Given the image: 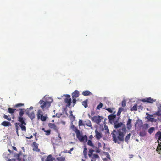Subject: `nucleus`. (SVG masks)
I'll return each instance as SVG.
<instances>
[{"instance_id": "f257e3e1", "label": "nucleus", "mask_w": 161, "mask_h": 161, "mask_svg": "<svg viewBox=\"0 0 161 161\" xmlns=\"http://www.w3.org/2000/svg\"><path fill=\"white\" fill-rule=\"evenodd\" d=\"M126 133L125 126L117 130H114L111 133L113 141L115 143L120 144L121 142L124 140V136Z\"/></svg>"}, {"instance_id": "f03ea898", "label": "nucleus", "mask_w": 161, "mask_h": 161, "mask_svg": "<svg viewBox=\"0 0 161 161\" xmlns=\"http://www.w3.org/2000/svg\"><path fill=\"white\" fill-rule=\"evenodd\" d=\"M25 119L22 117H18V121L20 123H16L14 125H18L20 126L22 131H26V129L25 125H26V123L25 122Z\"/></svg>"}, {"instance_id": "7ed1b4c3", "label": "nucleus", "mask_w": 161, "mask_h": 161, "mask_svg": "<svg viewBox=\"0 0 161 161\" xmlns=\"http://www.w3.org/2000/svg\"><path fill=\"white\" fill-rule=\"evenodd\" d=\"M39 103H40L41 105L40 107L43 111L48 108L51 105L50 103L47 101H44L41 100L39 101Z\"/></svg>"}, {"instance_id": "20e7f679", "label": "nucleus", "mask_w": 161, "mask_h": 161, "mask_svg": "<svg viewBox=\"0 0 161 161\" xmlns=\"http://www.w3.org/2000/svg\"><path fill=\"white\" fill-rule=\"evenodd\" d=\"M103 119L102 117L100 116H94L92 118L91 120L97 124H99Z\"/></svg>"}, {"instance_id": "39448f33", "label": "nucleus", "mask_w": 161, "mask_h": 161, "mask_svg": "<svg viewBox=\"0 0 161 161\" xmlns=\"http://www.w3.org/2000/svg\"><path fill=\"white\" fill-rule=\"evenodd\" d=\"M142 101L144 102H147L150 103H153V102L156 101V100H154L153 99L149 97L146 98L141 100Z\"/></svg>"}, {"instance_id": "423d86ee", "label": "nucleus", "mask_w": 161, "mask_h": 161, "mask_svg": "<svg viewBox=\"0 0 161 161\" xmlns=\"http://www.w3.org/2000/svg\"><path fill=\"white\" fill-rule=\"evenodd\" d=\"M48 126L51 129H53L56 132H58V128L54 123H50L48 124Z\"/></svg>"}, {"instance_id": "0eeeda50", "label": "nucleus", "mask_w": 161, "mask_h": 161, "mask_svg": "<svg viewBox=\"0 0 161 161\" xmlns=\"http://www.w3.org/2000/svg\"><path fill=\"white\" fill-rule=\"evenodd\" d=\"M16 157L18 161H25L24 158V155L21 154H17Z\"/></svg>"}, {"instance_id": "6e6552de", "label": "nucleus", "mask_w": 161, "mask_h": 161, "mask_svg": "<svg viewBox=\"0 0 161 161\" xmlns=\"http://www.w3.org/2000/svg\"><path fill=\"white\" fill-rule=\"evenodd\" d=\"M95 137L98 140L100 139L102 137L101 133L98 132L97 130H95Z\"/></svg>"}, {"instance_id": "1a4fd4ad", "label": "nucleus", "mask_w": 161, "mask_h": 161, "mask_svg": "<svg viewBox=\"0 0 161 161\" xmlns=\"http://www.w3.org/2000/svg\"><path fill=\"white\" fill-rule=\"evenodd\" d=\"M33 145L34 147V148L33 149V151H35L37 152L40 151V149L38 148V144L36 142H34L33 143Z\"/></svg>"}, {"instance_id": "9d476101", "label": "nucleus", "mask_w": 161, "mask_h": 161, "mask_svg": "<svg viewBox=\"0 0 161 161\" xmlns=\"http://www.w3.org/2000/svg\"><path fill=\"white\" fill-rule=\"evenodd\" d=\"M26 114L29 116L31 120H33L35 118V114L33 112L30 113L29 110H27Z\"/></svg>"}, {"instance_id": "9b49d317", "label": "nucleus", "mask_w": 161, "mask_h": 161, "mask_svg": "<svg viewBox=\"0 0 161 161\" xmlns=\"http://www.w3.org/2000/svg\"><path fill=\"white\" fill-rule=\"evenodd\" d=\"M79 92L77 90H75L72 94V98H76L79 96Z\"/></svg>"}, {"instance_id": "f8f14e48", "label": "nucleus", "mask_w": 161, "mask_h": 161, "mask_svg": "<svg viewBox=\"0 0 161 161\" xmlns=\"http://www.w3.org/2000/svg\"><path fill=\"white\" fill-rule=\"evenodd\" d=\"M131 121L132 120L131 119H129L127 121L126 124L127 128L128 130H130L132 127Z\"/></svg>"}, {"instance_id": "ddd939ff", "label": "nucleus", "mask_w": 161, "mask_h": 161, "mask_svg": "<svg viewBox=\"0 0 161 161\" xmlns=\"http://www.w3.org/2000/svg\"><path fill=\"white\" fill-rule=\"evenodd\" d=\"M155 137L157 139H158V140L161 141V131H158L155 135Z\"/></svg>"}, {"instance_id": "4468645a", "label": "nucleus", "mask_w": 161, "mask_h": 161, "mask_svg": "<svg viewBox=\"0 0 161 161\" xmlns=\"http://www.w3.org/2000/svg\"><path fill=\"white\" fill-rule=\"evenodd\" d=\"M71 128L72 129L73 131L76 133V134L80 132L79 130L74 125H73L71 126Z\"/></svg>"}, {"instance_id": "2eb2a0df", "label": "nucleus", "mask_w": 161, "mask_h": 161, "mask_svg": "<svg viewBox=\"0 0 161 161\" xmlns=\"http://www.w3.org/2000/svg\"><path fill=\"white\" fill-rule=\"evenodd\" d=\"M1 125L4 126H10L11 124L10 122L4 121L1 123Z\"/></svg>"}, {"instance_id": "dca6fc26", "label": "nucleus", "mask_w": 161, "mask_h": 161, "mask_svg": "<svg viewBox=\"0 0 161 161\" xmlns=\"http://www.w3.org/2000/svg\"><path fill=\"white\" fill-rule=\"evenodd\" d=\"M55 159L54 157H53L51 155H48L45 161H53Z\"/></svg>"}, {"instance_id": "f3484780", "label": "nucleus", "mask_w": 161, "mask_h": 161, "mask_svg": "<svg viewBox=\"0 0 161 161\" xmlns=\"http://www.w3.org/2000/svg\"><path fill=\"white\" fill-rule=\"evenodd\" d=\"M65 102L67 103V106H69L71 103V98H66L64 100Z\"/></svg>"}, {"instance_id": "a211bd4d", "label": "nucleus", "mask_w": 161, "mask_h": 161, "mask_svg": "<svg viewBox=\"0 0 161 161\" xmlns=\"http://www.w3.org/2000/svg\"><path fill=\"white\" fill-rule=\"evenodd\" d=\"M116 115H114L113 114H111L108 116V119L109 121L113 120L116 118Z\"/></svg>"}, {"instance_id": "6ab92c4d", "label": "nucleus", "mask_w": 161, "mask_h": 161, "mask_svg": "<svg viewBox=\"0 0 161 161\" xmlns=\"http://www.w3.org/2000/svg\"><path fill=\"white\" fill-rule=\"evenodd\" d=\"M91 94V93L89 91H86L82 93V94L84 96H87Z\"/></svg>"}, {"instance_id": "aec40b11", "label": "nucleus", "mask_w": 161, "mask_h": 161, "mask_svg": "<svg viewBox=\"0 0 161 161\" xmlns=\"http://www.w3.org/2000/svg\"><path fill=\"white\" fill-rule=\"evenodd\" d=\"M42 112L41 110H39L37 112V116L38 119H39L42 116Z\"/></svg>"}, {"instance_id": "412c9836", "label": "nucleus", "mask_w": 161, "mask_h": 161, "mask_svg": "<svg viewBox=\"0 0 161 161\" xmlns=\"http://www.w3.org/2000/svg\"><path fill=\"white\" fill-rule=\"evenodd\" d=\"M85 125L87 126L92 128V126L91 124V123L89 120H87L85 121Z\"/></svg>"}, {"instance_id": "4be33fe9", "label": "nucleus", "mask_w": 161, "mask_h": 161, "mask_svg": "<svg viewBox=\"0 0 161 161\" xmlns=\"http://www.w3.org/2000/svg\"><path fill=\"white\" fill-rule=\"evenodd\" d=\"M87 144L88 145L91 146L93 148H95V146L94 145L93 143L90 140H88Z\"/></svg>"}, {"instance_id": "5701e85b", "label": "nucleus", "mask_w": 161, "mask_h": 161, "mask_svg": "<svg viewBox=\"0 0 161 161\" xmlns=\"http://www.w3.org/2000/svg\"><path fill=\"white\" fill-rule=\"evenodd\" d=\"M88 140L87 139V136L86 135H85L82 137V138H81V140H80V142H86Z\"/></svg>"}, {"instance_id": "b1692460", "label": "nucleus", "mask_w": 161, "mask_h": 161, "mask_svg": "<svg viewBox=\"0 0 161 161\" xmlns=\"http://www.w3.org/2000/svg\"><path fill=\"white\" fill-rule=\"evenodd\" d=\"M105 133L106 134H109L110 133L108 127L107 125L104 126Z\"/></svg>"}, {"instance_id": "393cba45", "label": "nucleus", "mask_w": 161, "mask_h": 161, "mask_svg": "<svg viewBox=\"0 0 161 161\" xmlns=\"http://www.w3.org/2000/svg\"><path fill=\"white\" fill-rule=\"evenodd\" d=\"M122 125V123L121 122L115 124L114 125V127L116 129L118 128L121 127Z\"/></svg>"}, {"instance_id": "a878e982", "label": "nucleus", "mask_w": 161, "mask_h": 161, "mask_svg": "<svg viewBox=\"0 0 161 161\" xmlns=\"http://www.w3.org/2000/svg\"><path fill=\"white\" fill-rule=\"evenodd\" d=\"M24 109H19L20 111L19 113V117H22L24 114Z\"/></svg>"}, {"instance_id": "bb28decb", "label": "nucleus", "mask_w": 161, "mask_h": 161, "mask_svg": "<svg viewBox=\"0 0 161 161\" xmlns=\"http://www.w3.org/2000/svg\"><path fill=\"white\" fill-rule=\"evenodd\" d=\"M87 100H86L85 101H83L82 103V105L84 106L85 108H86L88 107L87 105Z\"/></svg>"}, {"instance_id": "cd10ccee", "label": "nucleus", "mask_w": 161, "mask_h": 161, "mask_svg": "<svg viewBox=\"0 0 161 161\" xmlns=\"http://www.w3.org/2000/svg\"><path fill=\"white\" fill-rule=\"evenodd\" d=\"M76 137L80 141L81 140V138H82V137H83V136L81 135L80 134V132H79V133L76 134Z\"/></svg>"}, {"instance_id": "c85d7f7f", "label": "nucleus", "mask_w": 161, "mask_h": 161, "mask_svg": "<svg viewBox=\"0 0 161 161\" xmlns=\"http://www.w3.org/2000/svg\"><path fill=\"white\" fill-rule=\"evenodd\" d=\"M146 133L145 131H141L139 133V135L140 136L142 137H144L146 135Z\"/></svg>"}, {"instance_id": "c756f323", "label": "nucleus", "mask_w": 161, "mask_h": 161, "mask_svg": "<svg viewBox=\"0 0 161 161\" xmlns=\"http://www.w3.org/2000/svg\"><path fill=\"white\" fill-rule=\"evenodd\" d=\"M137 105L136 104H135L134 106L132 107V108L130 109L131 111H137Z\"/></svg>"}, {"instance_id": "7c9ffc66", "label": "nucleus", "mask_w": 161, "mask_h": 161, "mask_svg": "<svg viewBox=\"0 0 161 161\" xmlns=\"http://www.w3.org/2000/svg\"><path fill=\"white\" fill-rule=\"evenodd\" d=\"M16 109H15L12 108H8V110L9 113L12 114L14 112Z\"/></svg>"}, {"instance_id": "2f4dec72", "label": "nucleus", "mask_w": 161, "mask_h": 161, "mask_svg": "<svg viewBox=\"0 0 161 161\" xmlns=\"http://www.w3.org/2000/svg\"><path fill=\"white\" fill-rule=\"evenodd\" d=\"M155 128L154 127H152L148 130V132L150 134H151L153 132Z\"/></svg>"}, {"instance_id": "473e14b6", "label": "nucleus", "mask_w": 161, "mask_h": 161, "mask_svg": "<svg viewBox=\"0 0 161 161\" xmlns=\"http://www.w3.org/2000/svg\"><path fill=\"white\" fill-rule=\"evenodd\" d=\"M131 136V133H130L129 134H128L125 138V141L126 142H128L129 139L130 138Z\"/></svg>"}, {"instance_id": "72a5a7b5", "label": "nucleus", "mask_w": 161, "mask_h": 161, "mask_svg": "<svg viewBox=\"0 0 161 161\" xmlns=\"http://www.w3.org/2000/svg\"><path fill=\"white\" fill-rule=\"evenodd\" d=\"M123 108H120L118 110V111L117 113V116H119L120 115L121 112L123 111Z\"/></svg>"}, {"instance_id": "f704fd0d", "label": "nucleus", "mask_w": 161, "mask_h": 161, "mask_svg": "<svg viewBox=\"0 0 161 161\" xmlns=\"http://www.w3.org/2000/svg\"><path fill=\"white\" fill-rule=\"evenodd\" d=\"M24 105V103H19L17 104H16L14 106V107L16 108H18L20 107L23 106Z\"/></svg>"}, {"instance_id": "c9c22d12", "label": "nucleus", "mask_w": 161, "mask_h": 161, "mask_svg": "<svg viewBox=\"0 0 161 161\" xmlns=\"http://www.w3.org/2000/svg\"><path fill=\"white\" fill-rule=\"evenodd\" d=\"M83 153L84 155L85 156V158H86L87 155V149L85 147L84 148Z\"/></svg>"}, {"instance_id": "e433bc0d", "label": "nucleus", "mask_w": 161, "mask_h": 161, "mask_svg": "<svg viewBox=\"0 0 161 161\" xmlns=\"http://www.w3.org/2000/svg\"><path fill=\"white\" fill-rule=\"evenodd\" d=\"M103 106V103H100L97 106L96 109L97 110H100Z\"/></svg>"}, {"instance_id": "4c0bfd02", "label": "nucleus", "mask_w": 161, "mask_h": 161, "mask_svg": "<svg viewBox=\"0 0 161 161\" xmlns=\"http://www.w3.org/2000/svg\"><path fill=\"white\" fill-rule=\"evenodd\" d=\"M15 126L16 129V132L17 133V134L18 135V130L20 129V126L16 125H15Z\"/></svg>"}, {"instance_id": "58836bf2", "label": "nucleus", "mask_w": 161, "mask_h": 161, "mask_svg": "<svg viewBox=\"0 0 161 161\" xmlns=\"http://www.w3.org/2000/svg\"><path fill=\"white\" fill-rule=\"evenodd\" d=\"M78 125L79 126H85V125L83 123L82 120L80 119L79 121Z\"/></svg>"}, {"instance_id": "ea45409f", "label": "nucleus", "mask_w": 161, "mask_h": 161, "mask_svg": "<svg viewBox=\"0 0 161 161\" xmlns=\"http://www.w3.org/2000/svg\"><path fill=\"white\" fill-rule=\"evenodd\" d=\"M69 118L72 121H73L75 120V116H73V114L71 115H69Z\"/></svg>"}, {"instance_id": "a19ab883", "label": "nucleus", "mask_w": 161, "mask_h": 161, "mask_svg": "<svg viewBox=\"0 0 161 161\" xmlns=\"http://www.w3.org/2000/svg\"><path fill=\"white\" fill-rule=\"evenodd\" d=\"M159 150H161V143L160 144L159 143L158 144L156 149V151H158Z\"/></svg>"}, {"instance_id": "79ce46f5", "label": "nucleus", "mask_w": 161, "mask_h": 161, "mask_svg": "<svg viewBox=\"0 0 161 161\" xmlns=\"http://www.w3.org/2000/svg\"><path fill=\"white\" fill-rule=\"evenodd\" d=\"M149 127V125L148 124L146 123L143 125V128L145 129H147Z\"/></svg>"}, {"instance_id": "37998d69", "label": "nucleus", "mask_w": 161, "mask_h": 161, "mask_svg": "<svg viewBox=\"0 0 161 161\" xmlns=\"http://www.w3.org/2000/svg\"><path fill=\"white\" fill-rule=\"evenodd\" d=\"M3 117L8 121H10L11 120V118L10 117L9 118L8 116L6 115H4Z\"/></svg>"}, {"instance_id": "c03bdc74", "label": "nucleus", "mask_w": 161, "mask_h": 161, "mask_svg": "<svg viewBox=\"0 0 161 161\" xmlns=\"http://www.w3.org/2000/svg\"><path fill=\"white\" fill-rule=\"evenodd\" d=\"M39 119H40L42 121H45L46 119V117L43 116V115Z\"/></svg>"}, {"instance_id": "a18cd8bd", "label": "nucleus", "mask_w": 161, "mask_h": 161, "mask_svg": "<svg viewBox=\"0 0 161 161\" xmlns=\"http://www.w3.org/2000/svg\"><path fill=\"white\" fill-rule=\"evenodd\" d=\"M44 132H46L45 134L46 135H49L50 134L51 130H44Z\"/></svg>"}, {"instance_id": "49530a36", "label": "nucleus", "mask_w": 161, "mask_h": 161, "mask_svg": "<svg viewBox=\"0 0 161 161\" xmlns=\"http://www.w3.org/2000/svg\"><path fill=\"white\" fill-rule=\"evenodd\" d=\"M105 109L106 110H107L108 112H110V113H112L113 112L112 110V109L111 108H105Z\"/></svg>"}, {"instance_id": "de8ad7c7", "label": "nucleus", "mask_w": 161, "mask_h": 161, "mask_svg": "<svg viewBox=\"0 0 161 161\" xmlns=\"http://www.w3.org/2000/svg\"><path fill=\"white\" fill-rule=\"evenodd\" d=\"M122 106L123 107H124L126 106V101L125 100H123L122 102Z\"/></svg>"}, {"instance_id": "09e8293b", "label": "nucleus", "mask_w": 161, "mask_h": 161, "mask_svg": "<svg viewBox=\"0 0 161 161\" xmlns=\"http://www.w3.org/2000/svg\"><path fill=\"white\" fill-rule=\"evenodd\" d=\"M155 114L158 116H160L161 115V114L160 113L159 111L156 112Z\"/></svg>"}, {"instance_id": "8fccbe9b", "label": "nucleus", "mask_w": 161, "mask_h": 161, "mask_svg": "<svg viewBox=\"0 0 161 161\" xmlns=\"http://www.w3.org/2000/svg\"><path fill=\"white\" fill-rule=\"evenodd\" d=\"M95 114V112L93 110H92L91 112V114L92 116H93Z\"/></svg>"}, {"instance_id": "3c124183", "label": "nucleus", "mask_w": 161, "mask_h": 161, "mask_svg": "<svg viewBox=\"0 0 161 161\" xmlns=\"http://www.w3.org/2000/svg\"><path fill=\"white\" fill-rule=\"evenodd\" d=\"M93 156L94 158H98L99 157L98 155L97 154H93Z\"/></svg>"}, {"instance_id": "603ef678", "label": "nucleus", "mask_w": 161, "mask_h": 161, "mask_svg": "<svg viewBox=\"0 0 161 161\" xmlns=\"http://www.w3.org/2000/svg\"><path fill=\"white\" fill-rule=\"evenodd\" d=\"M72 102L74 104H75L76 102V99L75 98H73Z\"/></svg>"}, {"instance_id": "864d4df0", "label": "nucleus", "mask_w": 161, "mask_h": 161, "mask_svg": "<svg viewBox=\"0 0 161 161\" xmlns=\"http://www.w3.org/2000/svg\"><path fill=\"white\" fill-rule=\"evenodd\" d=\"M150 117H151L150 115V116H147L146 117V119H148L149 120H150V119H153V118H150Z\"/></svg>"}, {"instance_id": "5fc2aeb1", "label": "nucleus", "mask_w": 161, "mask_h": 161, "mask_svg": "<svg viewBox=\"0 0 161 161\" xmlns=\"http://www.w3.org/2000/svg\"><path fill=\"white\" fill-rule=\"evenodd\" d=\"M138 108L139 109H140L141 110H142L143 108V107L141 105H140L138 106Z\"/></svg>"}, {"instance_id": "6e6d98bb", "label": "nucleus", "mask_w": 161, "mask_h": 161, "mask_svg": "<svg viewBox=\"0 0 161 161\" xmlns=\"http://www.w3.org/2000/svg\"><path fill=\"white\" fill-rule=\"evenodd\" d=\"M107 157L110 160L111 159L110 155L108 153L107 154Z\"/></svg>"}, {"instance_id": "4d7b16f0", "label": "nucleus", "mask_w": 161, "mask_h": 161, "mask_svg": "<svg viewBox=\"0 0 161 161\" xmlns=\"http://www.w3.org/2000/svg\"><path fill=\"white\" fill-rule=\"evenodd\" d=\"M62 115V114H58L57 113L56 114V116L58 118H59L60 117V116Z\"/></svg>"}, {"instance_id": "13d9d810", "label": "nucleus", "mask_w": 161, "mask_h": 161, "mask_svg": "<svg viewBox=\"0 0 161 161\" xmlns=\"http://www.w3.org/2000/svg\"><path fill=\"white\" fill-rule=\"evenodd\" d=\"M66 97H67L66 98H70V95H68V94H66Z\"/></svg>"}, {"instance_id": "bf43d9fd", "label": "nucleus", "mask_w": 161, "mask_h": 161, "mask_svg": "<svg viewBox=\"0 0 161 161\" xmlns=\"http://www.w3.org/2000/svg\"><path fill=\"white\" fill-rule=\"evenodd\" d=\"M94 151V150H89V153H91V154H92V153H93V152Z\"/></svg>"}, {"instance_id": "052dcab7", "label": "nucleus", "mask_w": 161, "mask_h": 161, "mask_svg": "<svg viewBox=\"0 0 161 161\" xmlns=\"http://www.w3.org/2000/svg\"><path fill=\"white\" fill-rule=\"evenodd\" d=\"M33 137V136L32 135H31L29 137H26V138L27 139H31V138H32Z\"/></svg>"}, {"instance_id": "680f3d73", "label": "nucleus", "mask_w": 161, "mask_h": 161, "mask_svg": "<svg viewBox=\"0 0 161 161\" xmlns=\"http://www.w3.org/2000/svg\"><path fill=\"white\" fill-rule=\"evenodd\" d=\"M69 113L70 114V115H73V114H72V111H71V110H70L69 112Z\"/></svg>"}, {"instance_id": "e2e57ef3", "label": "nucleus", "mask_w": 161, "mask_h": 161, "mask_svg": "<svg viewBox=\"0 0 161 161\" xmlns=\"http://www.w3.org/2000/svg\"><path fill=\"white\" fill-rule=\"evenodd\" d=\"M33 107H32V106H31V107H30V108H29V109H27V110H29V109L32 110V109H33Z\"/></svg>"}, {"instance_id": "0e129e2a", "label": "nucleus", "mask_w": 161, "mask_h": 161, "mask_svg": "<svg viewBox=\"0 0 161 161\" xmlns=\"http://www.w3.org/2000/svg\"><path fill=\"white\" fill-rule=\"evenodd\" d=\"M12 148L14 150H16V148L15 147L13 146Z\"/></svg>"}, {"instance_id": "69168bd1", "label": "nucleus", "mask_w": 161, "mask_h": 161, "mask_svg": "<svg viewBox=\"0 0 161 161\" xmlns=\"http://www.w3.org/2000/svg\"><path fill=\"white\" fill-rule=\"evenodd\" d=\"M68 151L67 150H65L63 151V152H64L65 153H68Z\"/></svg>"}, {"instance_id": "338daca9", "label": "nucleus", "mask_w": 161, "mask_h": 161, "mask_svg": "<svg viewBox=\"0 0 161 161\" xmlns=\"http://www.w3.org/2000/svg\"><path fill=\"white\" fill-rule=\"evenodd\" d=\"M68 153L69 154H71V151L70 150H69L68 152Z\"/></svg>"}, {"instance_id": "774afa93", "label": "nucleus", "mask_w": 161, "mask_h": 161, "mask_svg": "<svg viewBox=\"0 0 161 161\" xmlns=\"http://www.w3.org/2000/svg\"><path fill=\"white\" fill-rule=\"evenodd\" d=\"M92 137V135H91L90 136L89 138L91 139Z\"/></svg>"}]
</instances>
